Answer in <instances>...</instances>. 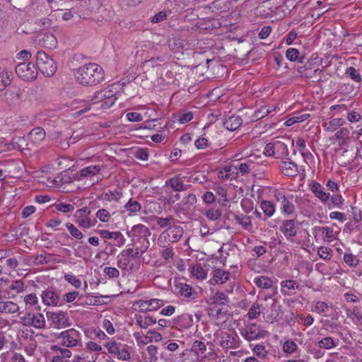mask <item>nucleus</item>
<instances>
[{
    "instance_id": "44",
    "label": "nucleus",
    "mask_w": 362,
    "mask_h": 362,
    "mask_svg": "<svg viewBox=\"0 0 362 362\" xmlns=\"http://www.w3.org/2000/svg\"><path fill=\"white\" fill-rule=\"evenodd\" d=\"M261 313L260 305L255 303L253 304L249 309L247 316L249 319H256L257 318Z\"/></svg>"
},
{
    "instance_id": "60",
    "label": "nucleus",
    "mask_w": 362,
    "mask_h": 362,
    "mask_svg": "<svg viewBox=\"0 0 362 362\" xmlns=\"http://www.w3.org/2000/svg\"><path fill=\"white\" fill-rule=\"evenodd\" d=\"M96 217L99 218V220L102 222L106 223L109 221L110 218V214L106 209H99L96 214Z\"/></svg>"
},
{
    "instance_id": "31",
    "label": "nucleus",
    "mask_w": 362,
    "mask_h": 362,
    "mask_svg": "<svg viewBox=\"0 0 362 362\" xmlns=\"http://www.w3.org/2000/svg\"><path fill=\"white\" fill-rule=\"evenodd\" d=\"M100 171L99 165H90L81 170L80 174L82 177H93Z\"/></svg>"
},
{
    "instance_id": "56",
    "label": "nucleus",
    "mask_w": 362,
    "mask_h": 362,
    "mask_svg": "<svg viewBox=\"0 0 362 362\" xmlns=\"http://www.w3.org/2000/svg\"><path fill=\"white\" fill-rule=\"evenodd\" d=\"M253 168V161L251 159H249L246 163H240L238 169L242 174H245L249 173Z\"/></svg>"
},
{
    "instance_id": "58",
    "label": "nucleus",
    "mask_w": 362,
    "mask_h": 362,
    "mask_svg": "<svg viewBox=\"0 0 362 362\" xmlns=\"http://www.w3.org/2000/svg\"><path fill=\"white\" fill-rule=\"evenodd\" d=\"M346 74L354 81L359 82L361 81V76L354 67L350 66L346 69Z\"/></svg>"
},
{
    "instance_id": "28",
    "label": "nucleus",
    "mask_w": 362,
    "mask_h": 362,
    "mask_svg": "<svg viewBox=\"0 0 362 362\" xmlns=\"http://www.w3.org/2000/svg\"><path fill=\"white\" fill-rule=\"evenodd\" d=\"M155 219L156 220L158 226L160 228H164L165 227L169 228L175 222H179L173 216H169L165 218L156 216Z\"/></svg>"
},
{
    "instance_id": "7",
    "label": "nucleus",
    "mask_w": 362,
    "mask_h": 362,
    "mask_svg": "<svg viewBox=\"0 0 362 362\" xmlns=\"http://www.w3.org/2000/svg\"><path fill=\"white\" fill-rule=\"evenodd\" d=\"M16 72L24 81L35 80L37 76V68L31 63H20L16 67Z\"/></svg>"
},
{
    "instance_id": "30",
    "label": "nucleus",
    "mask_w": 362,
    "mask_h": 362,
    "mask_svg": "<svg viewBox=\"0 0 362 362\" xmlns=\"http://www.w3.org/2000/svg\"><path fill=\"white\" fill-rule=\"evenodd\" d=\"M255 285L262 288H269L272 286V280L269 277L261 276L254 279Z\"/></svg>"
},
{
    "instance_id": "3",
    "label": "nucleus",
    "mask_w": 362,
    "mask_h": 362,
    "mask_svg": "<svg viewBox=\"0 0 362 362\" xmlns=\"http://www.w3.org/2000/svg\"><path fill=\"white\" fill-rule=\"evenodd\" d=\"M241 336L247 341L259 340L268 335L267 331L255 323H248L245 327L239 329Z\"/></svg>"
},
{
    "instance_id": "12",
    "label": "nucleus",
    "mask_w": 362,
    "mask_h": 362,
    "mask_svg": "<svg viewBox=\"0 0 362 362\" xmlns=\"http://www.w3.org/2000/svg\"><path fill=\"white\" fill-rule=\"evenodd\" d=\"M298 227V222L296 219H287L282 221L280 230L284 233L285 237L289 240L296 235Z\"/></svg>"
},
{
    "instance_id": "19",
    "label": "nucleus",
    "mask_w": 362,
    "mask_h": 362,
    "mask_svg": "<svg viewBox=\"0 0 362 362\" xmlns=\"http://www.w3.org/2000/svg\"><path fill=\"white\" fill-rule=\"evenodd\" d=\"M318 232L322 233V238L326 242H332L334 238V230L332 228L315 226L313 229V233L315 238Z\"/></svg>"
},
{
    "instance_id": "13",
    "label": "nucleus",
    "mask_w": 362,
    "mask_h": 362,
    "mask_svg": "<svg viewBox=\"0 0 362 362\" xmlns=\"http://www.w3.org/2000/svg\"><path fill=\"white\" fill-rule=\"evenodd\" d=\"M100 235L105 240H114L115 245L121 247L124 244L125 238L120 232H110L107 230H101L99 232Z\"/></svg>"
},
{
    "instance_id": "46",
    "label": "nucleus",
    "mask_w": 362,
    "mask_h": 362,
    "mask_svg": "<svg viewBox=\"0 0 362 362\" xmlns=\"http://www.w3.org/2000/svg\"><path fill=\"white\" fill-rule=\"evenodd\" d=\"M66 228L73 238L78 240L83 238V233L74 224L67 223Z\"/></svg>"
},
{
    "instance_id": "32",
    "label": "nucleus",
    "mask_w": 362,
    "mask_h": 362,
    "mask_svg": "<svg viewBox=\"0 0 362 362\" xmlns=\"http://www.w3.org/2000/svg\"><path fill=\"white\" fill-rule=\"evenodd\" d=\"M132 308L138 312L150 311L148 300H139L134 302Z\"/></svg>"
},
{
    "instance_id": "45",
    "label": "nucleus",
    "mask_w": 362,
    "mask_h": 362,
    "mask_svg": "<svg viewBox=\"0 0 362 362\" xmlns=\"http://www.w3.org/2000/svg\"><path fill=\"white\" fill-rule=\"evenodd\" d=\"M222 215V213L218 209H209L206 211L205 216L209 220L216 221L218 220Z\"/></svg>"
},
{
    "instance_id": "5",
    "label": "nucleus",
    "mask_w": 362,
    "mask_h": 362,
    "mask_svg": "<svg viewBox=\"0 0 362 362\" xmlns=\"http://www.w3.org/2000/svg\"><path fill=\"white\" fill-rule=\"evenodd\" d=\"M57 338L60 344L65 347L72 348L81 344V334L74 328L62 332Z\"/></svg>"
},
{
    "instance_id": "25",
    "label": "nucleus",
    "mask_w": 362,
    "mask_h": 362,
    "mask_svg": "<svg viewBox=\"0 0 362 362\" xmlns=\"http://www.w3.org/2000/svg\"><path fill=\"white\" fill-rule=\"evenodd\" d=\"M136 324L141 329H146L148 326L156 323V320L147 315L143 317L141 315H135Z\"/></svg>"
},
{
    "instance_id": "10",
    "label": "nucleus",
    "mask_w": 362,
    "mask_h": 362,
    "mask_svg": "<svg viewBox=\"0 0 362 362\" xmlns=\"http://www.w3.org/2000/svg\"><path fill=\"white\" fill-rule=\"evenodd\" d=\"M298 72L300 76L311 79L313 82H318L322 79V70L319 68L310 67L309 63L298 68Z\"/></svg>"
},
{
    "instance_id": "15",
    "label": "nucleus",
    "mask_w": 362,
    "mask_h": 362,
    "mask_svg": "<svg viewBox=\"0 0 362 362\" xmlns=\"http://www.w3.org/2000/svg\"><path fill=\"white\" fill-rule=\"evenodd\" d=\"M220 346L223 349H236L239 346L238 337L237 335L226 333L222 337Z\"/></svg>"
},
{
    "instance_id": "47",
    "label": "nucleus",
    "mask_w": 362,
    "mask_h": 362,
    "mask_svg": "<svg viewBox=\"0 0 362 362\" xmlns=\"http://www.w3.org/2000/svg\"><path fill=\"white\" fill-rule=\"evenodd\" d=\"M64 278L68 283L71 284L76 288H79L81 286V280L73 274H64Z\"/></svg>"
},
{
    "instance_id": "48",
    "label": "nucleus",
    "mask_w": 362,
    "mask_h": 362,
    "mask_svg": "<svg viewBox=\"0 0 362 362\" xmlns=\"http://www.w3.org/2000/svg\"><path fill=\"white\" fill-rule=\"evenodd\" d=\"M317 254L323 259H330L332 256V250L327 247L322 246L318 248Z\"/></svg>"
},
{
    "instance_id": "55",
    "label": "nucleus",
    "mask_w": 362,
    "mask_h": 362,
    "mask_svg": "<svg viewBox=\"0 0 362 362\" xmlns=\"http://www.w3.org/2000/svg\"><path fill=\"white\" fill-rule=\"evenodd\" d=\"M55 209L63 213H68L74 210V206L71 204L58 203L54 205Z\"/></svg>"
},
{
    "instance_id": "34",
    "label": "nucleus",
    "mask_w": 362,
    "mask_h": 362,
    "mask_svg": "<svg viewBox=\"0 0 362 362\" xmlns=\"http://www.w3.org/2000/svg\"><path fill=\"white\" fill-rule=\"evenodd\" d=\"M337 341L330 337H327L320 340L318 345L320 348L330 349L337 346Z\"/></svg>"
},
{
    "instance_id": "42",
    "label": "nucleus",
    "mask_w": 362,
    "mask_h": 362,
    "mask_svg": "<svg viewBox=\"0 0 362 362\" xmlns=\"http://www.w3.org/2000/svg\"><path fill=\"white\" fill-rule=\"evenodd\" d=\"M192 274L198 279H204L206 276V272L200 264H196L192 267Z\"/></svg>"
},
{
    "instance_id": "57",
    "label": "nucleus",
    "mask_w": 362,
    "mask_h": 362,
    "mask_svg": "<svg viewBox=\"0 0 362 362\" xmlns=\"http://www.w3.org/2000/svg\"><path fill=\"white\" fill-rule=\"evenodd\" d=\"M344 261L351 267H356L358 264V259L351 253H346L344 255Z\"/></svg>"
},
{
    "instance_id": "20",
    "label": "nucleus",
    "mask_w": 362,
    "mask_h": 362,
    "mask_svg": "<svg viewBox=\"0 0 362 362\" xmlns=\"http://www.w3.org/2000/svg\"><path fill=\"white\" fill-rule=\"evenodd\" d=\"M276 149L285 150L286 151V154H288L286 145L280 141L267 144L264 149V154L267 156H272L275 154Z\"/></svg>"
},
{
    "instance_id": "1",
    "label": "nucleus",
    "mask_w": 362,
    "mask_h": 362,
    "mask_svg": "<svg viewBox=\"0 0 362 362\" xmlns=\"http://www.w3.org/2000/svg\"><path fill=\"white\" fill-rule=\"evenodd\" d=\"M78 83L84 86H93L104 78V72L99 65L89 63L78 69L75 74Z\"/></svg>"
},
{
    "instance_id": "61",
    "label": "nucleus",
    "mask_w": 362,
    "mask_h": 362,
    "mask_svg": "<svg viewBox=\"0 0 362 362\" xmlns=\"http://www.w3.org/2000/svg\"><path fill=\"white\" fill-rule=\"evenodd\" d=\"M296 349L297 344L293 341L288 340L283 345V350L286 353L292 354Z\"/></svg>"
},
{
    "instance_id": "27",
    "label": "nucleus",
    "mask_w": 362,
    "mask_h": 362,
    "mask_svg": "<svg viewBox=\"0 0 362 362\" xmlns=\"http://www.w3.org/2000/svg\"><path fill=\"white\" fill-rule=\"evenodd\" d=\"M279 196L278 199H281V209L283 212L288 215L292 214L295 211L294 205L284 194L279 193Z\"/></svg>"
},
{
    "instance_id": "6",
    "label": "nucleus",
    "mask_w": 362,
    "mask_h": 362,
    "mask_svg": "<svg viewBox=\"0 0 362 362\" xmlns=\"http://www.w3.org/2000/svg\"><path fill=\"white\" fill-rule=\"evenodd\" d=\"M105 346L110 354L116 355L119 360L128 361L131 358L128 350L129 346L127 344L113 341L107 343Z\"/></svg>"
},
{
    "instance_id": "26",
    "label": "nucleus",
    "mask_w": 362,
    "mask_h": 362,
    "mask_svg": "<svg viewBox=\"0 0 362 362\" xmlns=\"http://www.w3.org/2000/svg\"><path fill=\"white\" fill-rule=\"evenodd\" d=\"M30 327H34L36 329L44 328L45 319L43 315L40 313H33Z\"/></svg>"
},
{
    "instance_id": "63",
    "label": "nucleus",
    "mask_w": 362,
    "mask_h": 362,
    "mask_svg": "<svg viewBox=\"0 0 362 362\" xmlns=\"http://www.w3.org/2000/svg\"><path fill=\"white\" fill-rule=\"evenodd\" d=\"M271 111L272 110L267 107H262L255 112L254 117L256 119H260L269 115Z\"/></svg>"
},
{
    "instance_id": "41",
    "label": "nucleus",
    "mask_w": 362,
    "mask_h": 362,
    "mask_svg": "<svg viewBox=\"0 0 362 362\" xmlns=\"http://www.w3.org/2000/svg\"><path fill=\"white\" fill-rule=\"evenodd\" d=\"M147 353L149 356L148 362H158V347L154 345H150L146 348Z\"/></svg>"
},
{
    "instance_id": "2",
    "label": "nucleus",
    "mask_w": 362,
    "mask_h": 362,
    "mask_svg": "<svg viewBox=\"0 0 362 362\" xmlns=\"http://www.w3.org/2000/svg\"><path fill=\"white\" fill-rule=\"evenodd\" d=\"M36 65L40 71L47 76H53L57 69L54 60L43 51L37 52Z\"/></svg>"
},
{
    "instance_id": "50",
    "label": "nucleus",
    "mask_w": 362,
    "mask_h": 362,
    "mask_svg": "<svg viewBox=\"0 0 362 362\" xmlns=\"http://www.w3.org/2000/svg\"><path fill=\"white\" fill-rule=\"evenodd\" d=\"M216 194L220 197L218 202L222 205H225L227 199V190L223 187H217L215 188Z\"/></svg>"
},
{
    "instance_id": "62",
    "label": "nucleus",
    "mask_w": 362,
    "mask_h": 362,
    "mask_svg": "<svg viewBox=\"0 0 362 362\" xmlns=\"http://www.w3.org/2000/svg\"><path fill=\"white\" fill-rule=\"evenodd\" d=\"M299 52L296 48H288L286 52V58L291 61L294 62L298 59Z\"/></svg>"
},
{
    "instance_id": "40",
    "label": "nucleus",
    "mask_w": 362,
    "mask_h": 362,
    "mask_svg": "<svg viewBox=\"0 0 362 362\" xmlns=\"http://www.w3.org/2000/svg\"><path fill=\"white\" fill-rule=\"evenodd\" d=\"M122 197V193L118 191H108L106 193L102 194L103 199L107 201H115L117 202Z\"/></svg>"
},
{
    "instance_id": "59",
    "label": "nucleus",
    "mask_w": 362,
    "mask_h": 362,
    "mask_svg": "<svg viewBox=\"0 0 362 362\" xmlns=\"http://www.w3.org/2000/svg\"><path fill=\"white\" fill-rule=\"evenodd\" d=\"M9 288L18 293H21L24 289V282L21 280L13 281L9 286Z\"/></svg>"
},
{
    "instance_id": "49",
    "label": "nucleus",
    "mask_w": 362,
    "mask_h": 362,
    "mask_svg": "<svg viewBox=\"0 0 362 362\" xmlns=\"http://www.w3.org/2000/svg\"><path fill=\"white\" fill-rule=\"evenodd\" d=\"M214 303L218 305H225L228 302L227 296L221 291H217L213 296Z\"/></svg>"
},
{
    "instance_id": "14",
    "label": "nucleus",
    "mask_w": 362,
    "mask_h": 362,
    "mask_svg": "<svg viewBox=\"0 0 362 362\" xmlns=\"http://www.w3.org/2000/svg\"><path fill=\"white\" fill-rule=\"evenodd\" d=\"M175 291L178 295L184 298H191L194 299L197 296V292L193 291L192 288L189 285L181 281L176 282Z\"/></svg>"
},
{
    "instance_id": "4",
    "label": "nucleus",
    "mask_w": 362,
    "mask_h": 362,
    "mask_svg": "<svg viewBox=\"0 0 362 362\" xmlns=\"http://www.w3.org/2000/svg\"><path fill=\"white\" fill-rule=\"evenodd\" d=\"M117 98L115 96V92L112 89H104L98 91L91 98L93 104L100 103V107L103 109H107L112 106Z\"/></svg>"
},
{
    "instance_id": "16",
    "label": "nucleus",
    "mask_w": 362,
    "mask_h": 362,
    "mask_svg": "<svg viewBox=\"0 0 362 362\" xmlns=\"http://www.w3.org/2000/svg\"><path fill=\"white\" fill-rule=\"evenodd\" d=\"M281 173L288 177H294L298 174L296 163L291 161H282L280 165Z\"/></svg>"
},
{
    "instance_id": "51",
    "label": "nucleus",
    "mask_w": 362,
    "mask_h": 362,
    "mask_svg": "<svg viewBox=\"0 0 362 362\" xmlns=\"http://www.w3.org/2000/svg\"><path fill=\"white\" fill-rule=\"evenodd\" d=\"M76 223L78 225L79 227L83 228H89L93 225L91 223V221L88 217H79L78 215H76Z\"/></svg>"
},
{
    "instance_id": "39",
    "label": "nucleus",
    "mask_w": 362,
    "mask_h": 362,
    "mask_svg": "<svg viewBox=\"0 0 362 362\" xmlns=\"http://www.w3.org/2000/svg\"><path fill=\"white\" fill-rule=\"evenodd\" d=\"M125 209L129 212V215L139 211L141 209V204L135 200L130 199L124 206Z\"/></svg>"
},
{
    "instance_id": "36",
    "label": "nucleus",
    "mask_w": 362,
    "mask_h": 362,
    "mask_svg": "<svg viewBox=\"0 0 362 362\" xmlns=\"http://www.w3.org/2000/svg\"><path fill=\"white\" fill-rule=\"evenodd\" d=\"M206 351V346L204 342L198 340L194 341L191 348V351L194 353L195 355L199 356L200 354H204Z\"/></svg>"
},
{
    "instance_id": "24",
    "label": "nucleus",
    "mask_w": 362,
    "mask_h": 362,
    "mask_svg": "<svg viewBox=\"0 0 362 362\" xmlns=\"http://www.w3.org/2000/svg\"><path fill=\"white\" fill-rule=\"evenodd\" d=\"M62 134L61 132H57L53 134L52 135V140L54 141V142L59 145H60L61 148H66L68 147H69L70 146V143L71 144H74L76 142V137L73 138V136H71L69 138V141H68L67 139H68V136H66V138L64 139V141H62Z\"/></svg>"
},
{
    "instance_id": "18",
    "label": "nucleus",
    "mask_w": 362,
    "mask_h": 362,
    "mask_svg": "<svg viewBox=\"0 0 362 362\" xmlns=\"http://www.w3.org/2000/svg\"><path fill=\"white\" fill-rule=\"evenodd\" d=\"M230 276V273L221 269H215L213 272V278L210 281L211 284H225Z\"/></svg>"
},
{
    "instance_id": "33",
    "label": "nucleus",
    "mask_w": 362,
    "mask_h": 362,
    "mask_svg": "<svg viewBox=\"0 0 362 362\" xmlns=\"http://www.w3.org/2000/svg\"><path fill=\"white\" fill-rule=\"evenodd\" d=\"M169 185L175 192L185 191L187 187L183 184L179 177H173L169 180Z\"/></svg>"
},
{
    "instance_id": "53",
    "label": "nucleus",
    "mask_w": 362,
    "mask_h": 362,
    "mask_svg": "<svg viewBox=\"0 0 362 362\" xmlns=\"http://www.w3.org/2000/svg\"><path fill=\"white\" fill-rule=\"evenodd\" d=\"M24 302L27 308H30L38 303V299L35 293H30L24 297Z\"/></svg>"
},
{
    "instance_id": "17",
    "label": "nucleus",
    "mask_w": 362,
    "mask_h": 362,
    "mask_svg": "<svg viewBox=\"0 0 362 362\" xmlns=\"http://www.w3.org/2000/svg\"><path fill=\"white\" fill-rule=\"evenodd\" d=\"M19 305L11 300L0 301V313L14 314L19 311Z\"/></svg>"
},
{
    "instance_id": "52",
    "label": "nucleus",
    "mask_w": 362,
    "mask_h": 362,
    "mask_svg": "<svg viewBox=\"0 0 362 362\" xmlns=\"http://www.w3.org/2000/svg\"><path fill=\"white\" fill-rule=\"evenodd\" d=\"M11 82L7 71L3 70L1 68L0 71V90L4 89V88L8 85Z\"/></svg>"
},
{
    "instance_id": "43",
    "label": "nucleus",
    "mask_w": 362,
    "mask_h": 362,
    "mask_svg": "<svg viewBox=\"0 0 362 362\" xmlns=\"http://www.w3.org/2000/svg\"><path fill=\"white\" fill-rule=\"evenodd\" d=\"M57 39L52 34H47L43 37V45L49 49L55 47L57 45Z\"/></svg>"
},
{
    "instance_id": "11",
    "label": "nucleus",
    "mask_w": 362,
    "mask_h": 362,
    "mask_svg": "<svg viewBox=\"0 0 362 362\" xmlns=\"http://www.w3.org/2000/svg\"><path fill=\"white\" fill-rule=\"evenodd\" d=\"M41 298L43 303L48 306H57L59 303V294L53 287H49L43 291Z\"/></svg>"
},
{
    "instance_id": "23",
    "label": "nucleus",
    "mask_w": 362,
    "mask_h": 362,
    "mask_svg": "<svg viewBox=\"0 0 362 362\" xmlns=\"http://www.w3.org/2000/svg\"><path fill=\"white\" fill-rule=\"evenodd\" d=\"M310 189L322 202H326L329 198V193H326L324 188L318 182H313L310 185Z\"/></svg>"
},
{
    "instance_id": "21",
    "label": "nucleus",
    "mask_w": 362,
    "mask_h": 362,
    "mask_svg": "<svg viewBox=\"0 0 362 362\" xmlns=\"http://www.w3.org/2000/svg\"><path fill=\"white\" fill-rule=\"evenodd\" d=\"M243 123V120L240 116L233 115L226 119L223 124L224 127L229 131H235Z\"/></svg>"
},
{
    "instance_id": "22",
    "label": "nucleus",
    "mask_w": 362,
    "mask_h": 362,
    "mask_svg": "<svg viewBox=\"0 0 362 362\" xmlns=\"http://www.w3.org/2000/svg\"><path fill=\"white\" fill-rule=\"evenodd\" d=\"M117 265L124 271H132L134 268V264L132 258L121 253L117 256Z\"/></svg>"
},
{
    "instance_id": "35",
    "label": "nucleus",
    "mask_w": 362,
    "mask_h": 362,
    "mask_svg": "<svg viewBox=\"0 0 362 362\" xmlns=\"http://www.w3.org/2000/svg\"><path fill=\"white\" fill-rule=\"evenodd\" d=\"M132 232L134 233V235H139L141 237H146L150 235L148 228L142 224L134 226L132 228Z\"/></svg>"
},
{
    "instance_id": "9",
    "label": "nucleus",
    "mask_w": 362,
    "mask_h": 362,
    "mask_svg": "<svg viewBox=\"0 0 362 362\" xmlns=\"http://www.w3.org/2000/svg\"><path fill=\"white\" fill-rule=\"evenodd\" d=\"M48 319L52 322L54 327L62 329L71 325L68 313L62 310L57 312H47Z\"/></svg>"
},
{
    "instance_id": "64",
    "label": "nucleus",
    "mask_w": 362,
    "mask_h": 362,
    "mask_svg": "<svg viewBox=\"0 0 362 362\" xmlns=\"http://www.w3.org/2000/svg\"><path fill=\"white\" fill-rule=\"evenodd\" d=\"M350 131L346 127H342L335 134V137L339 140H344L349 137Z\"/></svg>"
},
{
    "instance_id": "8",
    "label": "nucleus",
    "mask_w": 362,
    "mask_h": 362,
    "mask_svg": "<svg viewBox=\"0 0 362 362\" xmlns=\"http://www.w3.org/2000/svg\"><path fill=\"white\" fill-rule=\"evenodd\" d=\"M178 222H175L169 228L165 230L160 236L158 240L159 242L161 241V238H164V240L169 243H177L178 242L182 237L184 233V230L182 226L177 224Z\"/></svg>"
},
{
    "instance_id": "37",
    "label": "nucleus",
    "mask_w": 362,
    "mask_h": 362,
    "mask_svg": "<svg viewBox=\"0 0 362 362\" xmlns=\"http://www.w3.org/2000/svg\"><path fill=\"white\" fill-rule=\"evenodd\" d=\"M30 135L32 139L37 142L45 137V131L42 127H37L31 130Z\"/></svg>"
},
{
    "instance_id": "38",
    "label": "nucleus",
    "mask_w": 362,
    "mask_h": 362,
    "mask_svg": "<svg viewBox=\"0 0 362 362\" xmlns=\"http://www.w3.org/2000/svg\"><path fill=\"white\" fill-rule=\"evenodd\" d=\"M261 208L267 217L272 216L275 211L274 205L269 201H263L261 203Z\"/></svg>"
},
{
    "instance_id": "54",
    "label": "nucleus",
    "mask_w": 362,
    "mask_h": 362,
    "mask_svg": "<svg viewBox=\"0 0 362 362\" xmlns=\"http://www.w3.org/2000/svg\"><path fill=\"white\" fill-rule=\"evenodd\" d=\"M253 351L255 354L260 358H265L268 354V351H267L265 346L262 344L256 345L253 349Z\"/></svg>"
},
{
    "instance_id": "29",
    "label": "nucleus",
    "mask_w": 362,
    "mask_h": 362,
    "mask_svg": "<svg viewBox=\"0 0 362 362\" xmlns=\"http://www.w3.org/2000/svg\"><path fill=\"white\" fill-rule=\"evenodd\" d=\"M344 120L341 118H335L323 124L324 129L327 132H334L337 127L344 124Z\"/></svg>"
}]
</instances>
